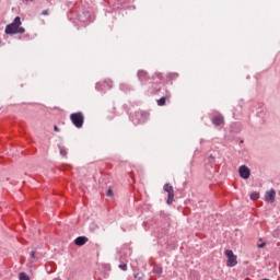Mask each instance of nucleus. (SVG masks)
<instances>
[{
  "instance_id": "1",
  "label": "nucleus",
  "mask_w": 280,
  "mask_h": 280,
  "mask_svg": "<svg viewBox=\"0 0 280 280\" xmlns=\"http://www.w3.org/2000/svg\"><path fill=\"white\" fill-rule=\"evenodd\" d=\"M21 25H23V22H21L20 16H16L11 24L5 26L4 34H25V30Z\"/></svg>"
},
{
  "instance_id": "2",
  "label": "nucleus",
  "mask_w": 280,
  "mask_h": 280,
  "mask_svg": "<svg viewBox=\"0 0 280 280\" xmlns=\"http://www.w3.org/2000/svg\"><path fill=\"white\" fill-rule=\"evenodd\" d=\"M70 119L75 128H82L84 126V114L80 112L71 114Z\"/></svg>"
},
{
  "instance_id": "3",
  "label": "nucleus",
  "mask_w": 280,
  "mask_h": 280,
  "mask_svg": "<svg viewBox=\"0 0 280 280\" xmlns=\"http://www.w3.org/2000/svg\"><path fill=\"white\" fill-rule=\"evenodd\" d=\"M224 255L228 258L226 266L229 268H234V266H237V255H235L233 250L226 249Z\"/></svg>"
},
{
  "instance_id": "4",
  "label": "nucleus",
  "mask_w": 280,
  "mask_h": 280,
  "mask_svg": "<svg viewBox=\"0 0 280 280\" xmlns=\"http://www.w3.org/2000/svg\"><path fill=\"white\" fill-rule=\"evenodd\" d=\"M164 191L168 194V198L166 200L167 205H172L174 202V187L170 184H165Z\"/></svg>"
},
{
  "instance_id": "5",
  "label": "nucleus",
  "mask_w": 280,
  "mask_h": 280,
  "mask_svg": "<svg viewBox=\"0 0 280 280\" xmlns=\"http://www.w3.org/2000/svg\"><path fill=\"white\" fill-rule=\"evenodd\" d=\"M238 174L241 178L248 180V178H250V168H248L246 165H242L238 167Z\"/></svg>"
},
{
  "instance_id": "6",
  "label": "nucleus",
  "mask_w": 280,
  "mask_h": 280,
  "mask_svg": "<svg viewBox=\"0 0 280 280\" xmlns=\"http://www.w3.org/2000/svg\"><path fill=\"white\" fill-rule=\"evenodd\" d=\"M275 198H277V192L275 191V189H271V190H268L266 194H265V201L266 202H275Z\"/></svg>"
},
{
  "instance_id": "7",
  "label": "nucleus",
  "mask_w": 280,
  "mask_h": 280,
  "mask_svg": "<svg viewBox=\"0 0 280 280\" xmlns=\"http://www.w3.org/2000/svg\"><path fill=\"white\" fill-rule=\"evenodd\" d=\"M86 242H89V238H86V236H79L75 238L74 244L77 246H84V244H86Z\"/></svg>"
},
{
  "instance_id": "8",
  "label": "nucleus",
  "mask_w": 280,
  "mask_h": 280,
  "mask_svg": "<svg viewBox=\"0 0 280 280\" xmlns=\"http://www.w3.org/2000/svg\"><path fill=\"white\" fill-rule=\"evenodd\" d=\"M212 124H214V126H222V124H224V117L222 116H217L212 119Z\"/></svg>"
},
{
  "instance_id": "9",
  "label": "nucleus",
  "mask_w": 280,
  "mask_h": 280,
  "mask_svg": "<svg viewBox=\"0 0 280 280\" xmlns=\"http://www.w3.org/2000/svg\"><path fill=\"white\" fill-rule=\"evenodd\" d=\"M250 200H259V192H257V191L252 192Z\"/></svg>"
},
{
  "instance_id": "10",
  "label": "nucleus",
  "mask_w": 280,
  "mask_h": 280,
  "mask_svg": "<svg viewBox=\"0 0 280 280\" xmlns=\"http://www.w3.org/2000/svg\"><path fill=\"white\" fill-rule=\"evenodd\" d=\"M20 280H30V276H27V273H25V272H21Z\"/></svg>"
},
{
  "instance_id": "11",
  "label": "nucleus",
  "mask_w": 280,
  "mask_h": 280,
  "mask_svg": "<svg viewBox=\"0 0 280 280\" xmlns=\"http://www.w3.org/2000/svg\"><path fill=\"white\" fill-rule=\"evenodd\" d=\"M165 102H166V98H165V97H161V98L158 101V106H165Z\"/></svg>"
},
{
  "instance_id": "12",
  "label": "nucleus",
  "mask_w": 280,
  "mask_h": 280,
  "mask_svg": "<svg viewBox=\"0 0 280 280\" xmlns=\"http://www.w3.org/2000/svg\"><path fill=\"white\" fill-rule=\"evenodd\" d=\"M120 270H128V265L121 264L119 265Z\"/></svg>"
},
{
  "instance_id": "13",
  "label": "nucleus",
  "mask_w": 280,
  "mask_h": 280,
  "mask_svg": "<svg viewBox=\"0 0 280 280\" xmlns=\"http://www.w3.org/2000/svg\"><path fill=\"white\" fill-rule=\"evenodd\" d=\"M154 272H155V275H161V272H163V269L156 267V268H154Z\"/></svg>"
},
{
  "instance_id": "14",
  "label": "nucleus",
  "mask_w": 280,
  "mask_h": 280,
  "mask_svg": "<svg viewBox=\"0 0 280 280\" xmlns=\"http://www.w3.org/2000/svg\"><path fill=\"white\" fill-rule=\"evenodd\" d=\"M34 259H36V254L34 252L31 253V259L30 261H34Z\"/></svg>"
},
{
  "instance_id": "15",
  "label": "nucleus",
  "mask_w": 280,
  "mask_h": 280,
  "mask_svg": "<svg viewBox=\"0 0 280 280\" xmlns=\"http://www.w3.org/2000/svg\"><path fill=\"white\" fill-rule=\"evenodd\" d=\"M107 196L109 197V198H113V196H114V194H113V189H108L107 190Z\"/></svg>"
},
{
  "instance_id": "16",
  "label": "nucleus",
  "mask_w": 280,
  "mask_h": 280,
  "mask_svg": "<svg viewBox=\"0 0 280 280\" xmlns=\"http://www.w3.org/2000/svg\"><path fill=\"white\" fill-rule=\"evenodd\" d=\"M42 14H43L44 16H47V14H49V11L44 10V11L42 12Z\"/></svg>"
},
{
  "instance_id": "17",
  "label": "nucleus",
  "mask_w": 280,
  "mask_h": 280,
  "mask_svg": "<svg viewBox=\"0 0 280 280\" xmlns=\"http://www.w3.org/2000/svg\"><path fill=\"white\" fill-rule=\"evenodd\" d=\"M60 152H61L62 156H67V151L61 149Z\"/></svg>"
},
{
  "instance_id": "18",
  "label": "nucleus",
  "mask_w": 280,
  "mask_h": 280,
  "mask_svg": "<svg viewBox=\"0 0 280 280\" xmlns=\"http://www.w3.org/2000/svg\"><path fill=\"white\" fill-rule=\"evenodd\" d=\"M54 130L55 132H60V129L57 126L54 127Z\"/></svg>"
},
{
  "instance_id": "19",
  "label": "nucleus",
  "mask_w": 280,
  "mask_h": 280,
  "mask_svg": "<svg viewBox=\"0 0 280 280\" xmlns=\"http://www.w3.org/2000/svg\"><path fill=\"white\" fill-rule=\"evenodd\" d=\"M264 246H266V243L258 245V248H264Z\"/></svg>"
},
{
  "instance_id": "20",
  "label": "nucleus",
  "mask_w": 280,
  "mask_h": 280,
  "mask_svg": "<svg viewBox=\"0 0 280 280\" xmlns=\"http://www.w3.org/2000/svg\"><path fill=\"white\" fill-rule=\"evenodd\" d=\"M52 280H62V279H60V278H55V279H52Z\"/></svg>"
},
{
  "instance_id": "21",
  "label": "nucleus",
  "mask_w": 280,
  "mask_h": 280,
  "mask_svg": "<svg viewBox=\"0 0 280 280\" xmlns=\"http://www.w3.org/2000/svg\"><path fill=\"white\" fill-rule=\"evenodd\" d=\"M26 1H32V0H26Z\"/></svg>"
}]
</instances>
